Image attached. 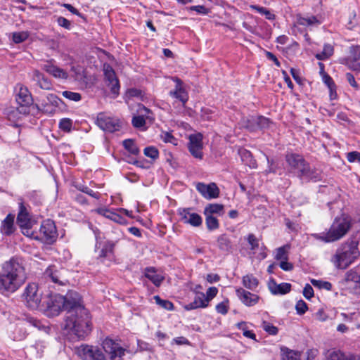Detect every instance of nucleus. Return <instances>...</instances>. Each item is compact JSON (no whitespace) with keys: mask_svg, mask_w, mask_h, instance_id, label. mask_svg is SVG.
<instances>
[{"mask_svg":"<svg viewBox=\"0 0 360 360\" xmlns=\"http://www.w3.org/2000/svg\"><path fill=\"white\" fill-rule=\"evenodd\" d=\"M41 307L49 317L58 316L63 309L66 311L64 329L79 339H84L89 334L90 318L78 292L71 290L65 296L50 295L44 300Z\"/></svg>","mask_w":360,"mask_h":360,"instance_id":"nucleus-1","label":"nucleus"},{"mask_svg":"<svg viewBox=\"0 0 360 360\" xmlns=\"http://www.w3.org/2000/svg\"><path fill=\"white\" fill-rule=\"evenodd\" d=\"M27 273L21 259L12 257L2 264L0 270V293L8 295L17 291L25 283Z\"/></svg>","mask_w":360,"mask_h":360,"instance_id":"nucleus-2","label":"nucleus"},{"mask_svg":"<svg viewBox=\"0 0 360 360\" xmlns=\"http://www.w3.org/2000/svg\"><path fill=\"white\" fill-rule=\"evenodd\" d=\"M351 221L348 217H337L327 232L313 233L311 236L324 243H332L342 238L349 230Z\"/></svg>","mask_w":360,"mask_h":360,"instance_id":"nucleus-3","label":"nucleus"},{"mask_svg":"<svg viewBox=\"0 0 360 360\" xmlns=\"http://www.w3.org/2000/svg\"><path fill=\"white\" fill-rule=\"evenodd\" d=\"M359 251L356 246L344 244L337 249L330 259L331 263L338 269H345L358 257Z\"/></svg>","mask_w":360,"mask_h":360,"instance_id":"nucleus-4","label":"nucleus"},{"mask_svg":"<svg viewBox=\"0 0 360 360\" xmlns=\"http://www.w3.org/2000/svg\"><path fill=\"white\" fill-rule=\"evenodd\" d=\"M101 346L110 360H122L127 352L117 340L110 338H105L102 341Z\"/></svg>","mask_w":360,"mask_h":360,"instance_id":"nucleus-5","label":"nucleus"},{"mask_svg":"<svg viewBox=\"0 0 360 360\" xmlns=\"http://www.w3.org/2000/svg\"><path fill=\"white\" fill-rule=\"evenodd\" d=\"M16 101L21 105V110L18 108L12 110L11 113L8 115L10 120L12 119V117H15L19 112L23 114L28 113L27 107L31 104L32 98L27 87L22 85L18 86V90L16 94Z\"/></svg>","mask_w":360,"mask_h":360,"instance_id":"nucleus-6","label":"nucleus"},{"mask_svg":"<svg viewBox=\"0 0 360 360\" xmlns=\"http://www.w3.org/2000/svg\"><path fill=\"white\" fill-rule=\"evenodd\" d=\"M23 296L30 308L37 309L39 307L41 295L38 292V285L36 283H29L25 289Z\"/></svg>","mask_w":360,"mask_h":360,"instance_id":"nucleus-7","label":"nucleus"},{"mask_svg":"<svg viewBox=\"0 0 360 360\" xmlns=\"http://www.w3.org/2000/svg\"><path fill=\"white\" fill-rule=\"evenodd\" d=\"M40 234L41 239L46 243L51 244L55 242L58 237V232L55 223L51 219L44 221L40 226Z\"/></svg>","mask_w":360,"mask_h":360,"instance_id":"nucleus-8","label":"nucleus"},{"mask_svg":"<svg viewBox=\"0 0 360 360\" xmlns=\"http://www.w3.org/2000/svg\"><path fill=\"white\" fill-rule=\"evenodd\" d=\"M79 354L83 360H106L101 349L92 345H82L79 348Z\"/></svg>","mask_w":360,"mask_h":360,"instance_id":"nucleus-9","label":"nucleus"},{"mask_svg":"<svg viewBox=\"0 0 360 360\" xmlns=\"http://www.w3.org/2000/svg\"><path fill=\"white\" fill-rule=\"evenodd\" d=\"M179 220L192 226H200L202 223V217L197 213L193 212L191 208H179L177 211Z\"/></svg>","mask_w":360,"mask_h":360,"instance_id":"nucleus-10","label":"nucleus"},{"mask_svg":"<svg viewBox=\"0 0 360 360\" xmlns=\"http://www.w3.org/2000/svg\"><path fill=\"white\" fill-rule=\"evenodd\" d=\"M96 123L99 128L107 132L112 133L118 131L120 128V122L117 119L112 118L103 113L98 115Z\"/></svg>","mask_w":360,"mask_h":360,"instance_id":"nucleus-11","label":"nucleus"},{"mask_svg":"<svg viewBox=\"0 0 360 360\" xmlns=\"http://www.w3.org/2000/svg\"><path fill=\"white\" fill-rule=\"evenodd\" d=\"M103 71L105 82L110 88L111 92L115 95H118L120 86L114 70L110 65L105 64Z\"/></svg>","mask_w":360,"mask_h":360,"instance_id":"nucleus-12","label":"nucleus"},{"mask_svg":"<svg viewBox=\"0 0 360 360\" xmlns=\"http://www.w3.org/2000/svg\"><path fill=\"white\" fill-rule=\"evenodd\" d=\"M188 149L195 158H202V135L201 134L190 135Z\"/></svg>","mask_w":360,"mask_h":360,"instance_id":"nucleus-13","label":"nucleus"},{"mask_svg":"<svg viewBox=\"0 0 360 360\" xmlns=\"http://www.w3.org/2000/svg\"><path fill=\"white\" fill-rule=\"evenodd\" d=\"M196 189L206 199L216 198L219 195V189L215 183H198Z\"/></svg>","mask_w":360,"mask_h":360,"instance_id":"nucleus-14","label":"nucleus"},{"mask_svg":"<svg viewBox=\"0 0 360 360\" xmlns=\"http://www.w3.org/2000/svg\"><path fill=\"white\" fill-rule=\"evenodd\" d=\"M63 271L56 266L52 265L46 269L44 275L45 278L51 279L53 283L63 285L68 281L63 275Z\"/></svg>","mask_w":360,"mask_h":360,"instance_id":"nucleus-15","label":"nucleus"},{"mask_svg":"<svg viewBox=\"0 0 360 360\" xmlns=\"http://www.w3.org/2000/svg\"><path fill=\"white\" fill-rule=\"evenodd\" d=\"M173 80L176 85L174 89L169 91V95L181 101L183 105H185L188 100V94L184 87L183 82L177 77L174 78Z\"/></svg>","mask_w":360,"mask_h":360,"instance_id":"nucleus-16","label":"nucleus"},{"mask_svg":"<svg viewBox=\"0 0 360 360\" xmlns=\"http://www.w3.org/2000/svg\"><path fill=\"white\" fill-rule=\"evenodd\" d=\"M137 112L140 115L137 116H134L131 120L133 126L136 128H140L145 125L146 120L144 117H146V119H148L150 121L154 120V118L150 115V110L141 104H139L138 105Z\"/></svg>","mask_w":360,"mask_h":360,"instance_id":"nucleus-17","label":"nucleus"},{"mask_svg":"<svg viewBox=\"0 0 360 360\" xmlns=\"http://www.w3.org/2000/svg\"><path fill=\"white\" fill-rule=\"evenodd\" d=\"M42 69L46 72L57 79H67L68 77V72L63 69L58 67L53 63V60H48L43 65Z\"/></svg>","mask_w":360,"mask_h":360,"instance_id":"nucleus-18","label":"nucleus"},{"mask_svg":"<svg viewBox=\"0 0 360 360\" xmlns=\"http://www.w3.org/2000/svg\"><path fill=\"white\" fill-rule=\"evenodd\" d=\"M285 160L289 167L293 169L297 170L298 174H300L302 168L307 164L302 156L295 153L287 154L285 156Z\"/></svg>","mask_w":360,"mask_h":360,"instance_id":"nucleus-19","label":"nucleus"},{"mask_svg":"<svg viewBox=\"0 0 360 360\" xmlns=\"http://www.w3.org/2000/svg\"><path fill=\"white\" fill-rule=\"evenodd\" d=\"M344 284L356 292L360 290V275L355 269L349 270L345 275Z\"/></svg>","mask_w":360,"mask_h":360,"instance_id":"nucleus-20","label":"nucleus"},{"mask_svg":"<svg viewBox=\"0 0 360 360\" xmlns=\"http://www.w3.org/2000/svg\"><path fill=\"white\" fill-rule=\"evenodd\" d=\"M236 295L240 300L246 306L251 307L255 305L259 300L258 295L246 291L243 288L236 290Z\"/></svg>","mask_w":360,"mask_h":360,"instance_id":"nucleus-21","label":"nucleus"},{"mask_svg":"<svg viewBox=\"0 0 360 360\" xmlns=\"http://www.w3.org/2000/svg\"><path fill=\"white\" fill-rule=\"evenodd\" d=\"M348 67L355 71H360V46L352 49L350 56L347 59Z\"/></svg>","mask_w":360,"mask_h":360,"instance_id":"nucleus-22","label":"nucleus"},{"mask_svg":"<svg viewBox=\"0 0 360 360\" xmlns=\"http://www.w3.org/2000/svg\"><path fill=\"white\" fill-rule=\"evenodd\" d=\"M207 300H205V293L195 294L193 302L184 306V309L191 311L199 308H206L208 306Z\"/></svg>","mask_w":360,"mask_h":360,"instance_id":"nucleus-23","label":"nucleus"},{"mask_svg":"<svg viewBox=\"0 0 360 360\" xmlns=\"http://www.w3.org/2000/svg\"><path fill=\"white\" fill-rule=\"evenodd\" d=\"M248 241L250 245V250L253 255H256L257 250L260 249L261 252L257 256L259 259H264L266 257V253L265 252L266 248L264 245L259 247V240L255 237L254 234L248 235Z\"/></svg>","mask_w":360,"mask_h":360,"instance_id":"nucleus-24","label":"nucleus"},{"mask_svg":"<svg viewBox=\"0 0 360 360\" xmlns=\"http://www.w3.org/2000/svg\"><path fill=\"white\" fill-rule=\"evenodd\" d=\"M15 215L8 214L6 217L1 221L0 231L2 234L10 236L15 231L14 225Z\"/></svg>","mask_w":360,"mask_h":360,"instance_id":"nucleus-25","label":"nucleus"},{"mask_svg":"<svg viewBox=\"0 0 360 360\" xmlns=\"http://www.w3.org/2000/svg\"><path fill=\"white\" fill-rule=\"evenodd\" d=\"M33 81L36 82L38 86L44 90H50L52 87L51 82L46 78L44 74L37 70H34L31 75Z\"/></svg>","mask_w":360,"mask_h":360,"instance_id":"nucleus-26","label":"nucleus"},{"mask_svg":"<svg viewBox=\"0 0 360 360\" xmlns=\"http://www.w3.org/2000/svg\"><path fill=\"white\" fill-rule=\"evenodd\" d=\"M326 360H360V358L359 356L353 354L334 350L328 352Z\"/></svg>","mask_w":360,"mask_h":360,"instance_id":"nucleus-27","label":"nucleus"},{"mask_svg":"<svg viewBox=\"0 0 360 360\" xmlns=\"http://www.w3.org/2000/svg\"><path fill=\"white\" fill-rule=\"evenodd\" d=\"M268 287L271 292L274 295H284L290 291L291 285L287 283L277 284L274 280H271L269 282Z\"/></svg>","mask_w":360,"mask_h":360,"instance_id":"nucleus-28","label":"nucleus"},{"mask_svg":"<svg viewBox=\"0 0 360 360\" xmlns=\"http://www.w3.org/2000/svg\"><path fill=\"white\" fill-rule=\"evenodd\" d=\"M298 176L301 179H306L314 181L320 179V172L314 168H311L308 163L302 168V170H301V172Z\"/></svg>","mask_w":360,"mask_h":360,"instance_id":"nucleus-29","label":"nucleus"},{"mask_svg":"<svg viewBox=\"0 0 360 360\" xmlns=\"http://www.w3.org/2000/svg\"><path fill=\"white\" fill-rule=\"evenodd\" d=\"M19 209L20 210L17 217V222L18 225L20 226H22L32 224V221L30 219L27 207L22 202L19 203Z\"/></svg>","mask_w":360,"mask_h":360,"instance_id":"nucleus-30","label":"nucleus"},{"mask_svg":"<svg viewBox=\"0 0 360 360\" xmlns=\"http://www.w3.org/2000/svg\"><path fill=\"white\" fill-rule=\"evenodd\" d=\"M145 276L157 287L160 286L165 279V276L158 274L154 268L146 269Z\"/></svg>","mask_w":360,"mask_h":360,"instance_id":"nucleus-31","label":"nucleus"},{"mask_svg":"<svg viewBox=\"0 0 360 360\" xmlns=\"http://www.w3.org/2000/svg\"><path fill=\"white\" fill-rule=\"evenodd\" d=\"M296 19L298 25L306 27L316 26L321 24V22L314 15L302 16L297 15Z\"/></svg>","mask_w":360,"mask_h":360,"instance_id":"nucleus-32","label":"nucleus"},{"mask_svg":"<svg viewBox=\"0 0 360 360\" xmlns=\"http://www.w3.org/2000/svg\"><path fill=\"white\" fill-rule=\"evenodd\" d=\"M238 154L240 156L241 160L250 168H256L257 166L256 160L252 158L250 151L244 148L238 150Z\"/></svg>","mask_w":360,"mask_h":360,"instance_id":"nucleus-33","label":"nucleus"},{"mask_svg":"<svg viewBox=\"0 0 360 360\" xmlns=\"http://www.w3.org/2000/svg\"><path fill=\"white\" fill-rule=\"evenodd\" d=\"M282 360H300V352L283 347L281 348Z\"/></svg>","mask_w":360,"mask_h":360,"instance_id":"nucleus-34","label":"nucleus"},{"mask_svg":"<svg viewBox=\"0 0 360 360\" xmlns=\"http://www.w3.org/2000/svg\"><path fill=\"white\" fill-rule=\"evenodd\" d=\"M334 52L333 46L331 44H326L323 49L321 53H316L315 57L320 60H325L328 59Z\"/></svg>","mask_w":360,"mask_h":360,"instance_id":"nucleus-35","label":"nucleus"},{"mask_svg":"<svg viewBox=\"0 0 360 360\" xmlns=\"http://www.w3.org/2000/svg\"><path fill=\"white\" fill-rule=\"evenodd\" d=\"M256 122L257 117L249 116L243 117L240 122V124L242 127L246 128L250 131H254L256 129Z\"/></svg>","mask_w":360,"mask_h":360,"instance_id":"nucleus-36","label":"nucleus"},{"mask_svg":"<svg viewBox=\"0 0 360 360\" xmlns=\"http://www.w3.org/2000/svg\"><path fill=\"white\" fill-rule=\"evenodd\" d=\"M243 285L250 289L254 290L258 285V280L252 274H248L243 278Z\"/></svg>","mask_w":360,"mask_h":360,"instance_id":"nucleus-37","label":"nucleus"},{"mask_svg":"<svg viewBox=\"0 0 360 360\" xmlns=\"http://www.w3.org/2000/svg\"><path fill=\"white\" fill-rule=\"evenodd\" d=\"M217 246L223 251H229L231 248V241L225 235H221L217 239Z\"/></svg>","mask_w":360,"mask_h":360,"instance_id":"nucleus-38","label":"nucleus"},{"mask_svg":"<svg viewBox=\"0 0 360 360\" xmlns=\"http://www.w3.org/2000/svg\"><path fill=\"white\" fill-rule=\"evenodd\" d=\"M223 211V205L220 204H210L204 210L205 215L212 216L213 214H221Z\"/></svg>","mask_w":360,"mask_h":360,"instance_id":"nucleus-39","label":"nucleus"},{"mask_svg":"<svg viewBox=\"0 0 360 360\" xmlns=\"http://www.w3.org/2000/svg\"><path fill=\"white\" fill-rule=\"evenodd\" d=\"M123 146L133 155H138L139 153V149L132 139L124 140L123 141Z\"/></svg>","mask_w":360,"mask_h":360,"instance_id":"nucleus-40","label":"nucleus"},{"mask_svg":"<svg viewBox=\"0 0 360 360\" xmlns=\"http://www.w3.org/2000/svg\"><path fill=\"white\" fill-rule=\"evenodd\" d=\"M290 245H286L276 249L275 259L277 260H288V252Z\"/></svg>","mask_w":360,"mask_h":360,"instance_id":"nucleus-41","label":"nucleus"},{"mask_svg":"<svg viewBox=\"0 0 360 360\" xmlns=\"http://www.w3.org/2000/svg\"><path fill=\"white\" fill-rule=\"evenodd\" d=\"M250 7L251 9L256 11L261 15H265L266 18L268 20L274 19V15L271 13L269 10L264 7L259 6L257 5H251Z\"/></svg>","mask_w":360,"mask_h":360,"instance_id":"nucleus-42","label":"nucleus"},{"mask_svg":"<svg viewBox=\"0 0 360 360\" xmlns=\"http://www.w3.org/2000/svg\"><path fill=\"white\" fill-rule=\"evenodd\" d=\"M134 97L139 98L141 101L144 100V95L141 90L135 88L128 89L126 92V98L130 99Z\"/></svg>","mask_w":360,"mask_h":360,"instance_id":"nucleus-43","label":"nucleus"},{"mask_svg":"<svg viewBox=\"0 0 360 360\" xmlns=\"http://www.w3.org/2000/svg\"><path fill=\"white\" fill-rule=\"evenodd\" d=\"M30 36L27 31H22L13 33V41L15 44H19L25 41Z\"/></svg>","mask_w":360,"mask_h":360,"instance_id":"nucleus-44","label":"nucleus"},{"mask_svg":"<svg viewBox=\"0 0 360 360\" xmlns=\"http://www.w3.org/2000/svg\"><path fill=\"white\" fill-rule=\"evenodd\" d=\"M153 299L157 304L167 310H172L174 309L173 304L169 300H162L158 295L154 296Z\"/></svg>","mask_w":360,"mask_h":360,"instance_id":"nucleus-45","label":"nucleus"},{"mask_svg":"<svg viewBox=\"0 0 360 360\" xmlns=\"http://www.w3.org/2000/svg\"><path fill=\"white\" fill-rule=\"evenodd\" d=\"M311 284L319 289H326L327 290H331L332 284L328 281H323L321 280L311 279Z\"/></svg>","mask_w":360,"mask_h":360,"instance_id":"nucleus-46","label":"nucleus"},{"mask_svg":"<svg viewBox=\"0 0 360 360\" xmlns=\"http://www.w3.org/2000/svg\"><path fill=\"white\" fill-rule=\"evenodd\" d=\"M205 222L209 230H215L219 227V221L216 217L210 215H205Z\"/></svg>","mask_w":360,"mask_h":360,"instance_id":"nucleus-47","label":"nucleus"},{"mask_svg":"<svg viewBox=\"0 0 360 360\" xmlns=\"http://www.w3.org/2000/svg\"><path fill=\"white\" fill-rule=\"evenodd\" d=\"M262 328L269 335H275L278 332L277 327L274 326V325L266 321H264L262 322Z\"/></svg>","mask_w":360,"mask_h":360,"instance_id":"nucleus-48","label":"nucleus"},{"mask_svg":"<svg viewBox=\"0 0 360 360\" xmlns=\"http://www.w3.org/2000/svg\"><path fill=\"white\" fill-rule=\"evenodd\" d=\"M271 121L269 119L263 117V116H257V122H256V129L257 128L264 129L270 127Z\"/></svg>","mask_w":360,"mask_h":360,"instance_id":"nucleus-49","label":"nucleus"},{"mask_svg":"<svg viewBox=\"0 0 360 360\" xmlns=\"http://www.w3.org/2000/svg\"><path fill=\"white\" fill-rule=\"evenodd\" d=\"M92 212H94L98 214H101L108 219H110V220H112V215H114V212H115L114 211H112L111 210L104 208V207L97 208L96 210H92Z\"/></svg>","mask_w":360,"mask_h":360,"instance_id":"nucleus-50","label":"nucleus"},{"mask_svg":"<svg viewBox=\"0 0 360 360\" xmlns=\"http://www.w3.org/2000/svg\"><path fill=\"white\" fill-rule=\"evenodd\" d=\"M32 223L27 224L25 226H20L23 235L30 237L31 238H37L38 237L35 235L34 232L32 229Z\"/></svg>","mask_w":360,"mask_h":360,"instance_id":"nucleus-51","label":"nucleus"},{"mask_svg":"<svg viewBox=\"0 0 360 360\" xmlns=\"http://www.w3.org/2000/svg\"><path fill=\"white\" fill-rule=\"evenodd\" d=\"M143 153L146 156L149 157L153 160L158 158L159 155L158 149L153 146L146 147L143 150Z\"/></svg>","mask_w":360,"mask_h":360,"instance_id":"nucleus-52","label":"nucleus"},{"mask_svg":"<svg viewBox=\"0 0 360 360\" xmlns=\"http://www.w3.org/2000/svg\"><path fill=\"white\" fill-rule=\"evenodd\" d=\"M62 94L65 98L73 101H79L82 98L80 94L77 92L64 91L62 92Z\"/></svg>","mask_w":360,"mask_h":360,"instance_id":"nucleus-53","label":"nucleus"},{"mask_svg":"<svg viewBox=\"0 0 360 360\" xmlns=\"http://www.w3.org/2000/svg\"><path fill=\"white\" fill-rule=\"evenodd\" d=\"M72 127V121L68 118L62 119L59 122V127L65 131H70Z\"/></svg>","mask_w":360,"mask_h":360,"instance_id":"nucleus-54","label":"nucleus"},{"mask_svg":"<svg viewBox=\"0 0 360 360\" xmlns=\"http://www.w3.org/2000/svg\"><path fill=\"white\" fill-rule=\"evenodd\" d=\"M161 139L165 143H170L173 145L177 144V140L168 131H162L161 134Z\"/></svg>","mask_w":360,"mask_h":360,"instance_id":"nucleus-55","label":"nucleus"},{"mask_svg":"<svg viewBox=\"0 0 360 360\" xmlns=\"http://www.w3.org/2000/svg\"><path fill=\"white\" fill-rule=\"evenodd\" d=\"M295 309L297 314L302 315L307 311L308 307L304 301L300 300L297 302Z\"/></svg>","mask_w":360,"mask_h":360,"instance_id":"nucleus-56","label":"nucleus"},{"mask_svg":"<svg viewBox=\"0 0 360 360\" xmlns=\"http://www.w3.org/2000/svg\"><path fill=\"white\" fill-rule=\"evenodd\" d=\"M228 303L229 302L226 300V301L221 302L219 303L218 304H217V306H216L217 311L223 315L226 314L228 312V309H229Z\"/></svg>","mask_w":360,"mask_h":360,"instance_id":"nucleus-57","label":"nucleus"},{"mask_svg":"<svg viewBox=\"0 0 360 360\" xmlns=\"http://www.w3.org/2000/svg\"><path fill=\"white\" fill-rule=\"evenodd\" d=\"M218 289L216 287H210L205 295V300L209 302L217 295Z\"/></svg>","mask_w":360,"mask_h":360,"instance_id":"nucleus-58","label":"nucleus"},{"mask_svg":"<svg viewBox=\"0 0 360 360\" xmlns=\"http://www.w3.org/2000/svg\"><path fill=\"white\" fill-rule=\"evenodd\" d=\"M115 243L112 241H108L104 248L102 249L101 252V257H105L107 255V252H111L114 248Z\"/></svg>","mask_w":360,"mask_h":360,"instance_id":"nucleus-59","label":"nucleus"},{"mask_svg":"<svg viewBox=\"0 0 360 360\" xmlns=\"http://www.w3.org/2000/svg\"><path fill=\"white\" fill-rule=\"evenodd\" d=\"M321 74L322 75V80L324 82V84L328 86V88L333 87V86H335L333 79L326 74L324 71H321Z\"/></svg>","mask_w":360,"mask_h":360,"instance_id":"nucleus-60","label":"nucleus"},{"mask_svg":"<svg viewBox=\"0 0 360 360\" xmlns=\"http://www.w3.org/2000/svg\"><path fill=\"white\" fill-rule=\"evenodd\" d=\"M347 159L349 162L356 161L360 162V153L357 151L349 152L347 154Z\"/></svg>","mask_w":360,"mask_h":360,"instance_id":"nucleus-61","label":"nucleus"},{"mask_svg":"<svg viewBox=\"0 0 360 360\" xmlns=\"http://www.w3.org/2000/svg\"><path fill=\"white\" fill-rule=\"evenodd\" d=\"M316 320L319 321H326L328 319V316L325 312L323 309H319L314 314Z\"/></svg>","mask_w":360,"mask_h":360,"instance_id":"nucleus-62","label":"nucleus"},{"mask_svg":"<svg viewBox=\"0 0 360 360\" xmlns=\"http://www.w3.org/2000/svg\"><path fill=\"white\" fill-rule=\"evenodd\" d=\"M303 295L309 300L314 296V290L309 284H306L303 290Z\"/></svg>","mask_w":360,"mask_h":360,"instance_id":"nucleus-63","label":"nucleus"},{"mask_svg":"<svg viewBox=\"0 0 360 360\" xmlns=\"http://www.w3.org/2000/svg\"><path fill=\"white\" fill-rule=\"evenodd\" d=\"M57 22L60 27H63L68 30L70 29V25H71L70 22L68 19H66L63 17H59L57 19Z\"/></svg>","mask_w":360,"mask_h":360,"instance_id":"nucleus-64","label":"nucleus"}]
</instances>
